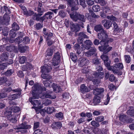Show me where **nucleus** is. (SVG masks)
Segmentation results:
<instances>
[{
    "label": "nucleus",
    "instance_id": "obj_1",
    "mask_svg": "<svg viewBox=\"0 0 134 134\" xmlns=\"http://www.w3.org/2000/svg\"><path fill=\"white\" fill-rule=\"evenodd\" d=\"M82 72L86 74L87 77L90 80H92L95 84L98 83L99 81L96 78L102 79L104 77V73L103 72H94L93 73V76L90 73H88V71L87 67H86L82 70Z\"/></svg>",
    "mask_w": 134,
    "mask_h": 134
},
{
    "label": "nucleus",
    "instance_id": "obj_2",
    "mask_svg": "<svg viewBox=\"0 0 134 134\" xmlns=\"http://www.w3.org/2000/svg\"><path fill=\"white\" fill-rule=\"evenodd\" d=\"M32 91L31 93L32 95L33 100L35 99H38L40 97L39 94L42 92V91H46V88L44 87H42L38 85H34L32 88Z\"/></svg>",
    "mask_w": 134,
    "mask_h": 134
},
{
    "label": "nucleus",
    "instance_id": "obj_3",
    "mask_svg": "<svg viewBox=\"0 0 134 134\" xmlns=\"http://www.w3.org/2000/svg\"><path fill=\"white\" fill-rule=\"evenodd\" d=\"M52 68L51 66L45 64L41 67V71L42 73L41 75L42 77L44 79H50L51 77L48 75V73L51 70Z\"/></svg>",
    "mask_w": 134,
    "mask_h": 134
},
{
    "label": "nucleus",
    "instance_id": "obj_4",
    "mask_svg": "<svg viewBox=\"0 0 134 134\" xmlns=\"http://www.w3.org/2000/svg\"><path fill=\"white\" fill-rule=\"evenodd\" d=\"M70 15L71 19L75 21L79 20L82 22L85 21V19L84 15L79 14L76 12H73L70 14Z\"/></svg>",
    "mask_w": 134,
    "mask_h": 134
},
{
    "label": "nucleus",
    "instance_id": "obj_5",
    "mask_svg": "<svg viewBox=\"0 0 134 134\" xmlns=\"http://www.w3.org/2000/svg\"><path fill=\"white\" fill-rule=\"evenodd\" d=\"M82 48H85V49L90 50L86 52H85L84 54L85 56L87 57H90L95 53L96 51V49L94 47H89L85 45H82Z\"/></svg>",
    "mask_w": 134,
    "mask_h": 134
},
{
    "label": "nucleus",
    "instance_id": "obj_6",
    "mask_svg": "<svg viewBox=\"0 0 134 134\" xmlns=\"http://www.w3.org/2000/svg\"><path fill=\"white\" fill-rule=\"evenodd\" d=\"M81 0H69L67 1V4L71 7V10L74 11L77 10L78 9L77 5L80 4V2Z\"/></svg>",
    "mask_w": 134,
    "mask_h": 134
},
{
    "label": "nucleus",
    "instance_id": "obj_7",
    "mask_svg": "<svg viewBox=\"0 0 134 134\" xmlns=\"http://www.w3.org/2000/svg\"><path fill=\"white\" fill-rule=\"evenodd\" d=\"M123 66L122 63H119L115 64L114 66H111V71L114 74H118L119 72V70L123 68Z\"/></svg>",
    "mask_w": 134,
    "mask_h": 134
},
{
    "label": "nucleus",
    "instance_id": "obj_8",
    "mask_svg": "<svg viewBox=\"0 0 134 134\" xmlns=\"http://www.w3.org/2000/svg\"><path fill=\"white\" fill-rule=\"evenodd\" d=\"M60 56L59 52H57L54 55L52 60V65H57L60 62Z\"/></svg>",
    "mask_w": 134,
    "mask_h": 134
},
{
    "label": "nucleus",
    "instance_id": "obj_9",
    "mask_svg": "<svg viewBox=\"0 0 134 134\" xmlns=\"http://www.w3.org/2000/svg\"><path fill=\"white\" fill-rule=\"evenodd\" d=\"M100 44L102 46H99L98 47L99 51H100L103 52L105 53L107 52V49L108 47V42H105L104 40H101L100 41Z\"/></svg>",
    "mask_w": 134,
    "mask_h": 134
},
{
    "label": "nucleus",
    "instance_id": "obj_10",
    "mask_svg": "<svg viewBox=\"0 0 134 134\" xmlns=\"http://www.w3.org/2000/svg\"><path fill=\"white\" fill-rule=\"evenodd\" d=\"M97 36L99 39L104 40L105 41V40L107 39L108 37L107 32L104 30L101 31L100 32L98 33Z\"/></svg>",
    "mask_w": 134,
    "mask_h": 134
},
{
    "label": "nucleus",
    "instance_id": "obj_11",
    "mask_svg": "<svg viewBox=\"0 0 134 134\" xmlns=\"http://www.w3.org/2000/svg\"><path fill=\"white\" fill-rule=\"evenodd\" d=\"M86 32H80L78 35L79 38L77 40L79 43H81L83 41V38L88 39L89 37L86 35Z\"/></svg>",
    "mask_w": 134,
    "mask_h": 134
},
{
    "label": "nucleus",
    "instance_id": "obj_12",
    "mask_svg": "<svg viewBox=\"0 0 134 134\" xmlns=\"http://www.w3.org/2000/svg\"><path fill=\"white\" fill-rule=\"evenodd\" d=\"M89 63V60L85 58H81L79 59V65L80 66L87 65Z\"/></svg>",
    "mask_w": 134,
    "mask_h": 134
},
{
    "label": "nucleus",
    "instance_id": "obj_13",
    "mask_svg": "<svg viewBox=\"0 0 134 134\" xmlns=\"http://www.w3.org/2000/svg\"><path fill=\"white\" fill-rule=\"evenodd\" d=\"M100 102V97L98 96H95L92 102L90 101V104L92 105H96L99 104Z\"/></svg>",
    "mask_w": 134,
    "mask_h": 134
},
{
    "label": "nucleus",
    "instance_id": "obj_14",
    "mask_svg": "<svg viewBox=\"0 0 134 134\" xmlns=\"http://www.w3.org/2000/svg\"><path fill=\"white\" fill-rule=\"evenodd\" d=\"M10 20V17L9 15H7L4 14L3 17V19L2 21V23L3 24L7 25L9 24V21Z\"/></svg>",
    "mask_w": 134,
    "mask_h": 134
},
{
    "label": "nucleus",
    "instance_id": "obj_15",
    "mask_svg": "<svg viewBox=\"0 0 134 134\" xmlns=\"http://www.w3.org/2000/svg\"><path fill=\"white\" fill-rule=\"evenodd\" d=\"M29 100L32 104L34 106H37V107H38V106L40 105L41 103V102L40 100H34V99L33 100V98H30Z\"/></svg>",
    "mask_w": 134,
    "mask_h": 134
},
{
    "label": "nucleus",
    "instance_id": "obj_16",
    "mask_svg": "<svg viewBox=\"0 0 134 134\" xmlns=\"http://www.w3.org/2000/svg\"><path fill=\"white\" fill-rule=\"evenodd\" d=\"M51 127L54 129H60L62 127V124L60 122H54L52 124Z\"/></svg>",
    "mask_w": 134,
    "mask_h": 134
},
{
    "label": "nucleus",
    "instance_id": "obj_17",
    "mask_svg": "<svg viewBox=\"0 0 134 134\" xmlns=\"http://www.w3.org/2000/svg\"><path fill=\"white\" fill-rule=\"evenodd\" d=\"M70 28L72 32H76L80 30V28L78 25L77 24H72L70 26Z\"/></svg>",
    "mask_w": 134,
    "mask_h": 134
},
{
    "label": "nucleus",
    "instance_id": "obj_18",
    "mask_svg": "<svg viewBox=\"0 0 134 134\" xmlns=\"http://www.w3.org/2000/svg\"><path fill=\"white\" fill-rule=\"evenodd\" d=\"M104 91V89L102 88H96L93 91V93L94 95H98L100 94Z\"/></svg>",
    "mask_w": 134,
    "mask_h": 134
},
{
    "label": "nucleus",
    "instance_id": "obj_19",
    "mask_svg": "<svg viewBox=\"0 0 134 134\" xmlns=\"http://www.w3.org/2000/svg\"><path fill=\"white\" fill-rule=\"evenodd\" d=\"M30 126L27 125L25 123H24L20 124L17 128V129H27L30 128Z\"/></svg>",
    "mask_w": 134,
    "mask_h": 134
},
{
    "label": "nucleus",
    "instance_id": "obj_20",
    "mask_svg": "<svg viewBox=\"0 0 134 134\" xmlns=\"http://www.w3.org/2000/svg\"><path fill=\"white\" fill-rule=\"evenodd\" d=\"M8 58V54L7 52H3L1 56V59L3 61H6Z\"/></svg>",
    "mask_w": 134,
    "mask_h": 134
},
{
    "label": "nucleus",
    "instance_id": "obj_21",
    "mask_svg": "<svg viewBox=\"0 0 134 134\" xmlns=\"http://www.w3.org/2000/svg\"><path fill=\"white\" fill-rule=\"evenodd\" d=\"M7 79L6 77H0V85L2 84L3 83L6 82V83L8 86H9L12 84L11 82L8 83V81H7Z\"/></svg>",
    "mask_w": 134,
    "mask_h": 134
},
{
    "label": "nucleus",
    "instance_id": "obj_22",
    "mask_svg": "<svg viewBox=\"0 0 134 134\" xmlns=\"http://www.w3.org/2000/svg\"><path fill=\"white\" fill-rule=\"evenodd\" d=\"M46 79L45 80L43 81V83L46 87H50V86H52V80H49V79Z\"/></svg>",
    "mask_w": 134,
    "mask_h": 134
},
{
    "label": "nucleus",
    "instance_id": "obj_23",
    "mask_svg": "<svg viewBox=\"0 0 134 134\" xmlns=\"http://www.w3.org/2000/svg\"><path fill=\"white\" fill-rule=\"evenodd\" d=\"M113 24L114 26V33H116L118 35H120V32L121 31V30L118 27L117 24L114 22H113Z\"/></svg>",
    "mask_w": 134,
    "mask_h": 134
},
{
    "label": "nucleus",
    "instance_id": "obj_24",
    "mask_svg": "<svg viewBox=\"0 0 134 134\" xmlns=\"http://www.w3.org/2000/svg\"><path fill=\"white\" fill-rule=\"evenodd\" d=\"M16 114H12L13 116L10 120V122L12 124H15L17 122V120L16 116H18V115H16Z\"/></svg>",
    "mask_w": 134,
    "mask_h": 134
},
{
    "label": "nucleus",
    "instance_id": "obj_25",
    "mask_svg": "<svg viewBox=\"0 0 134 134\" xmlns=\"http://www.w3.org/2000/svg\"><path fill=\"white\" fill-rule=\"evenodd\" d=\"M80 90L81 92L83 93L89 91L88 90L87 87L84 84H82L81 85L80 87Z\"/></svg>",
    "mask_w": 134,
    "mask_h": 134
},
{
    "label": "nucleus",
    "instance_id": "obj_26",
    "mask_svg": "<svg viewBox=\"0 0 134 134\" xmlns=\"http://www.w3.org/2000/svg\"><path fill=\"white\" fill-rule=\"evenodd\" d=\"M112 25V23L109 20H107L103 24V26L104 27L107 29H109Z\"/></svg>",
    "mask_w": 134,
    "mask_h": 134
},
{
    "label": "nucleus",
    "instance_id": "obj_27",
    "mask_svg": "<svg viewBox=\"0 0 134 134\" xmlns=\"http://www.w3.org/2000/svg\"><path fill=\"white\" fill-rule=\"evenodd\" d=\"M55 116L56 118L59 120H62L64 118L63 114L61 112L57 113L55 114Z\"/></svg>",
    "mask_w": 134,
    "mask_h": 134
},
{
    "label": "nucleus",
    "instance_id": "obj_28",
    "mask_svg": "<svg viewBox=\"0 0 134 134\" xmlns=\"http://www.w3.org/2000/svg\"><path fill=\"white\" fill-rule=\"evenodd\" d=\"M52 87L53 90L56 93L59 92L60 90V88L59 86H57L55 83H53Z\"/></svg>",
    "mask_w": 134,
    "mask_h": 134
},
{
    "label": "nucleus",
    "instance_id": "obj_29",
    "mask_svg": "<svg viewBox=\"0 0 134 134\" xmlns=\"http://www.w3.org/2000/svg\"><path fill=\"white\" fill-rule=\"evenodd\" d=\"M104 131H102L99 128H96L93 130L94 132L96 134H103V132ZM104 131L105 132H107V130L104 129Z\"/></svg>",
    "mask_w": 134,
    "mask_h": 134
},
{
    "label": "nucleus",
    "instance_id": "obj_30",
    "mask_svg": "<svg viewBox=\"0 0 134 134\" xmlns=\"http://www.w3.org/2000/svg\"><path fill=\"white\" fill-rule=\"evenodd\" d=\"M45 109L46 111V113L48 114H51L54 111V109L53 107H45Z\"/></svg>",
    "mask_w": 134,
    "mask_h": 134
},
{
    "label": "nucleus",
    "instance_id": "obj_31",
    "mask_svg": "<svg viewBox=\"0 0 134 134\" xmlns=\"http://www.w3.org/2000/svg\"><path fill=\"white\" fill-rule=\"evenodd\" d=\"M104 63V65L109 70L111 71V66H110V60H108L107 61H105Z\"/></svg>",
    "mask_w": 134,
    "mask_h": 134
},
{
    "label": "nucleus",
    "instance_id": "obj_32",
    "mask_svg": "<svg viewBox=\"0 0 134 134\" xmlns=\"http://www.w3.org/2000/svg\"><path fill=\"white\" fill-rule=\"evenodd\" d=\"M20 94H14L10 96L9 97V99L10 100H14L15 99L17 98L20 96Z\"/></svg>",
    "mask_w": 134,
    "mask_h": 134
},
{
    "label": "nucleus",
    "instance_id": "obj_33",
    "mask_svg": "<svg viewBox=\"0 0 134 134\" xmlns=\"http://www.w3.org/2000/svg\"><path fill=\"white\" fill-rule=\"evenodd\" d=\"M100 59L97 58L93 59L92 60V63L95 65H98L100 63Z\"/></svg>",
    "mask_w": 134,
    "mask_h": 134
},
{
    "label": "nucleus",
    "instance_id": "obj_34",
    "mask_svg": "<svg viewBox=\"0 0 134 134\" xmlns=\"http://www.w3.org/2000/svg\"><path fill=\"white\" fill-rule=\"evenodd\" d=\"M53 14V12H48L44 14L45 17L47 19L48 18L51 19L52 18V15Z\"/></svg>",
    "mask_w": 134,
    "mask_h": 134
},
{
    "label": "nucleus",
    "instance_id": "obj_35",
    "mask_svg": "<svg viewBox=\"0 0 134 134\" xmlns=\"http://www.w3.org/2000/svg\"><path fill=\"white\" fill-rule=\"evenodd\" d=\"M104 29L103 26L101 25H96L94 27V30L97 32L102 31Z\"/></svg>",
    "mask_w": 134,
    "mask_h": 134
},
{
    "label": "nucleus",
    "instance_id": "obj_36",
    "mask_svg": "<svg viewBox=\"0 0 134 134\" xmlns=\"http://www.w3.org/2000/svg\"><path fill=\"white\" fill-rule=\"evenodd\" d=\"M70 57L72 60L74 62H75L77 59V56L75 53H71L70 54Z\"/></svg>",
    "mask_w": 134,
    "mask_h": 134
},
{
    "label": "nucleus",
    "instance_id": "obj_37",
    "mask_svg": "<svg viewBox=\"0 0 134 134\" xmlns=\"http://www.w3.org/2000/svg\"><path fill=\"white\" fill-rule=\"evenodd\" d=\"M7 9V13L8 14H9L10 13V12L8 8L5 6L2 7L1 9V11L3 13H4L5 12V10Z\"/></svg>",
    "mask_w": 134,
    "mask_h": 134
},
{
    "label": "nucleus",
    "instance_id": "obj_38",
    "mask_svg": "<svg viewBox=\"0 0 134 134\" xmlns=\"http://www.w3.org/2000/svg\"><path fill=\"white\" fill-rule=\"evenodd\" d=\"M93 10L95 12H97L99 11L100 8V6L98 5H93L92 8Z\"/></svg>",
    "mask_w": 134,
    "mask_h": 134
},
{
    "label": "nucleus",
    "instance_id": "obj_39",
    "mask_svg": "<svg viewBox=\"0 0 134 134\" xmlns=\"http://www.w3.org/2000/svg\"><path fill=\"white\" fill-rule=\"evenodd\" d=\"M127 116L125 115H121L119 117L120 120L123 122H125L127 119Z\"/></svg>",
    "mask_w": 134,
    "mask_h": 134
},
{
    "label": "nucleus",
    "instance_id": "obj_40",
    "mask_svg": "<svg viewBox=\"0 0 134 134\" xmlns=\"http://www.w3.org/2000/svg\"><path fill=\"white\" fill-rule=\"evenodd\" d=\"M16 31L14 30H11L10 31L9 35L11 38L15 37L16 35Z\"/></svg>",
    "mask_w": 134,
    "mask_h": 134
},
{
    "label": "nucleus",
    "instance_id": "obj_41",
    "mask_svg": "<svg viewBox=\"0 0 134 134\" xmlns=\"http://www.w3.org/2000/svg\"><path fill=\"white\" fill-rule=\"evenodd\" d=\"M12 30H17L19 29V27L18 24L15 22H14L12 25Z\"/></svg>",
    "mask_w": 134,
    "mask_h": 134
},
{
    "label": "nucleus",
    "instance_id": "obj_42",
    "mask_svg": "<svg viewBox=\"0 0 134 134\" xmlns=\"http://www.w3.org/2000/svg\"><path fill=\"white\" fill-rule=\"evenodd\" d=\"M20 109L19 107H14L11 109V110L14 113H16L20 111Z\"/></svg>",
    "mask_w": 134,
    "mask_h": 134
},
{
    "label": "nucleus",
    "instance_id": "obj_43",
    "mask_svg": "<svg viewBox=\"0 0 134 134\" xmlns=\"http://www.w3.org/2000/svg\"><path fill=\"white\" fill-rule=\"evenodd\" d=\"M53 53V50L51 48H48L47 50L46 55L49 56H51Z\"/></svg>",
    "mask_w": 134,
    "mask_h": 134
},
{
    "label": "nucleus",
    "instance_id": "obj_44",
    "mask_svg": "<svg viewBox=\"0 0 134 134\" xmlns=\"http://www.w3.org/2000/svg\"><path fill=\"white\" fill-rule=\"evenodd\" d=\"M26 46L23 47L19 46L18 50L21 53H24L26 51Z\"/></svg>",
    "mask_w": 134,
    "mask_h": 134
},
{
    "label": "nucleus",
    "instance_id": "obj_45",
    "mask_svg": "<svg viewBox=\"0 0 134 134\" xmlns=\"http://www.w3.org/2000/svg\"><path fill=\"white\" fill-rule=\"evenodd\" d=\"M96 121L98 122L103 121L104 120V118L103 116H98L95 118Z\"/></svg>",
    "mask_w": 134,
    "mask_h": 134
},
{
    "label": "nucleus",
    "instance_id": "obj_46",
    "mask_svg": "<svg viewBox=\"0 0 134 134\" xmlns=\"http://www.w3.org/2000/svg\"><path fill=\"white\" fill-rule=\"evenodd\" d=\"M13 70L12 69L7 70L5 73V75L6 76H9L11 75L13 73Z\"/></svg>",
    "mask_w": 134,
    "mask_h": 134
},
{
    "label": "nucleus",
    "instance_id": "obj_47",
    "mask_svg": "<svg viewBox=\"0 0 134 134\" xmlns=\"http://www.w3.org/2000/svg\"><path fill=\"white\" fill-rule=\"evenodd\" d=\"M125 61L126 63H129L131 61V58L130 55H125L124 56Z\"/></svg>",
    "mask_w": 134,
    "mask_h": 134
},
{
    "label": "nucleus",
    "instance_id": "obj_48",
    "mask_svg": "<svg viewBox=\"0 0 134 134\" xmlns=\"http://www.w3.org/2000/svg\"><path fill=\"white\" fill-rule=\"evenodd\" d=\"M127 114L131 116L134 117V110H129L127 112Z\"/></svg>",
    "mask_w": 134,
    "mask_h": 134
},
{
    "label": "nucleus",
    "instance_id": "obj_49",
    "mask_svg": "<svg viewBox=\"0 0 134 134\" xmlns=\"http://www.w3.org/2000/svg\"><path fill=\"white\" fill-rule=\"evenodd\" d=\"M26 59V58L25 57L23 56L20 57L19 59V62L20 64H23L25 62Z\"/></svg>",
    "mask_w": 134,
    "mask_h": 134
},
{
    "label": "nucleus",
    "instance_id": "obj_50",
    "mask_svg": "<svg viewBox=\"0 0 134 134\" xmlns=\"http://www.w3.org/2000/svg\"><path fill=\"white\" fill-rule=\"evenodd\" d=\"M14 49V46L12 45L6 47V49L8 51L11 52Z\"/></svg>",
    "mask_w": 134,
    "mask_h": 134
},
{
    "label": "nucleus",
    "instance_id": "obj_51",
    "mask_svg": "<svg viewBox=\"0 0 134 134\" xmlns=\"http://www.w3.org/2000/svg\"><path fill=\"white\" fill-rule=\"evenodd\" d=\"M91 125L93 126L96 127H98L100 126L99 123L95 121H91Z\"/></svg>",
    "mask_w": 134,
    "mask_h": 134
},
{
    "label": "nucleus",
    "instance_id": "obj_52",
    "mask_svg": "<svg viewBox=\"0 0 134 134\" xmlns=\"http://www.w3.org/2000/svg\"><path fill=\"white\" fill-rule=\"evenodd\" d=\"M107 18L108 19L113 21H116L117 20V19L113 16H107Z\"/></svg>",
    "mask_w": 134,
    "mask_h": 134
},
{
    "label": "nucleus",
    "instance_id": "obj_53",
    "mask_svg": "<svg viewBox=\"0 0 134 134\" xmlns=\"http://www.w3.org/2000/svg\"><path fill=\"white\" fill-rule=\"evenodd\" d=\"M7 64L6 63H4L0 65V69L1 70H4L7 68Z\"/></svg>",
    "mask_w": 134,
    "mask_h": 134
},
{
    "label": "nucleus",
    "instance_id": "obj_54",
    "mask_svg": "<svg viewBox=\"0 0 134 134\" xmlns=\"http://www.w3.org/2000/svg\"><path fill=\"white\" fill-rule=\"evenodd\" d=\"M101 59L103 60L104 62L105 61H107L109 59L108 57L106 55H103L101 56Z\"/></svg>",
    "mask_w": 134,
    "mask_h": 134
},
{
    "label": "nucleus",
    "instance_id": "obj_55",
    "mask_svg": "<svg viewBox=\"0 0 134 134\" xmlns=\"http://www.w3.org/2000/svg\"><path fill=\"white\" fill-rule=\"evenodd\" d=\"M88 46H91L93 45L92 42L90 40H86L84 42Z\"/></svg>",
    "mask_w": 134,
    "mask_h": 134
},
{
    "label": "nucleus",
    "instance_id": "obj_56",
    "mask_svg": "<svg viewBox=\"0 0 134 134\" xmlns=\"http://www.w3.org/2000/svg\"><path fill=\"white\" fill-rule=\"evenodd\" d=\"M44 96L46 98H49L52 99H54L56 97V96H52L51 95L48 94H44Z\"/></svg>",
    "mask_w": 134,
    "mask_h": 134
},
{
    "label": "nucleus",
    "instance_id": "obj_57",
    "mask_svg": "<svg viewBox=\"0 0 134 134\" xmlns=\"http://www.w3.org/2000/svg\"><path fill=\"white\" fill-rule=\"evenodd\" d=\"M22 41H23V42L25 44L29 43L30 40L29 38L27 37H25L24 39Z\"/></svg>",
    "mask_w": 134,
    "mask_h": 134
},
{
    "label": "nucleus",
    "instance_id": "obj_58",
    "mask_svg": "<svg viewBox=\"0 0 134 134\" xmlns=\"http://www.w3.org/2000/svg\"><path fill=\"white\" fill-rule=\"evenodd\" d=\"M59 15L62 18H64L65 16V14L63 10H61L59 13Z\"/></svg>",
    "mask_w": 134,
    "mask_h": 134
},
{
    "label": "nucleus",
    "instance_id": "obj_59",
    "mask_svg": "<svg viewBox=\"0 0 134 134\" xmlns=\"http://www.w3.org/2000/svg\"><path fill=\"white\" fill-rule=\"evenodd\" d=\"M107 3V1L105 0H100L98 3H99L102 6H104L106 5Z\"/></svg>",
    "mask_w": 134,
    "mask_h": 134
},
{
    "label": "nucleus",
    "instance_id": "obj_60",
    "mask_svg": "<svg viewBox=\"0 0 134 134\" xmlns=\"http://www.w3.org/2000/svg\"><path fill=\"white\" fill-rule=\"evenodd\" d=\"M126 49L128 52H130L132 54H133L134 53V51H133V49H131V47L130 46L129 47H126Z\"/></svg>",
    "mask_w": 134,
    "mask_h": 134
},
{
    "label": "nucleus",
    "instance_id": "obj_61",
    "mask_svg": "<svg viewBox=\"0 0 134 134\" xmlns=\"http://www.w3.org/2000/svg\"><path fill=\"white\" fill-rule=\"evenodd\" d=\"M105 13H109L110 12V9L109 7L106 6L104 8L103 10Z\"/></svg>",
    "mask_w": 134,
    "mask_h": 134
},
{
    "label": "nucleus",
    "instance_id": "obj_62",
    "mask_svg": "<svg viewBox=\"0 0 134 134\" xmlns=\"http://www.w3.org/2000/svg\"><path fill=\"white\" fill-rule=\"evenodd\" d=\"M43 132L40 129H37L34 131L33 134H42Z\"/></svg>",
    "mask_w": 134,
    "mask_h": 134
},
{
    "label": "nucleus",
    "instance_id": "obj_63",
    "mask_svg": "<svg viewBox=\"0 0 134 134\" xmlns=\"http://www.w3.org/2000/svg\"><path fill=\"white\" fill-rule=\"evenodd\" d=\"M45 11L43 9L41 8L40 7H38L37 9V12L39 14H43V13Z\"/></svg>",
    "mask_w": 134,
    "mask_h": 134
},
{
    "label": "nucleus",
    "instance_id": "obj_64",
    "mask_svg": "<svg viewBox=\"0 0 134 134\" xmlns=\"http://www.w3.org/2000/svg\"><path fill=\"white\" fill-rule=\"evenodd\" d=\"M8 30L7 29H4L2 30V33L3 35L5 36H7L8 35Z\"/></svg>",
    "mask_w": 134,
    "mask_h": 134
}]
</instances>
